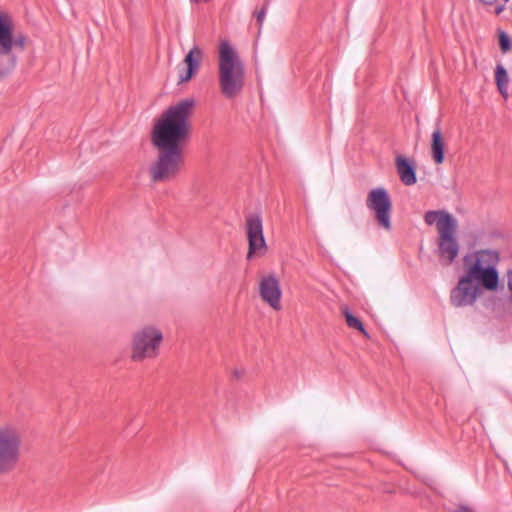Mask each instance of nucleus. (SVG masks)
Here are the masks:
<instances>
[{
	"label": "nucleus",
	"instance_id": "11",
	"mask_svg": "<svg viewBox=\"0 0 512 512\" xmlns=\"http://www.w3.org/2000/svg\"><path fill=\"white\" fill-rule=\"evenodd\" d=\"M12 44L9 26L0 22V79L7 76L16 66Z\"/></svg>",
	"mask_w": 512,
	"mask_h": 512
},
{
	"label": "nucleus",
	"instance_id": "22",
	"mask_svg": "<svg viewBox=\"0 0 512 512\" xmlns=\"http://www.w3.org/2000/svg\"><path fill=\"white\" fill-rule=\"evenodd\" d=\"M265 15H266V10L265 8L261 9L260 11H258L256 13V18H257V21L258 23L261 25L262 22L264 21V18H265Z\"/></svg>",
	"mask_w": 512,
	"mask_h": 512
},
{
	"label": "nucleus",
	"instance_id": "7",
	"mask_svg": "<svg viewBox=\"0 0 512 512\" xmlns=\"http://www.w3.org/2000/svg\"><path fill=\"white\" fill-rule=\"evenodd\" d=\"M182 161V150L158 149V156L149 167L151 181L165 183L173 180L180 171Z\"/></svg>",
	"mask_w": 512,
	"mask_h": 512
},
{
	"label": "nucleus",
	"instance_id": "14",
	"mask_svg": "<svg viewBox=\"0 0 512 512\" xmlns=\"http://www.w3.org/2000/svg\"><path fill=\"white\" fill-rule=\"evenodd\" d=\"M431 156L436 164H442L444 161L445 141L440 128H436L432 133Z\"/></svg>",
	"mask_w": 512,
	"mask_h": 512
},
{
	"label": "nucleus",
	"instance_id": "6",
	"mask_svg": "<svg viewBox=\"0 0 512 512\" xmlns=\"http://www.w3.org/2000/svg\"><path fill=\"white\" fill-rule=\"evenodd\" d=\"M457 232L458 222L454 217H445L438 225L437 256L443 266H450L459 255Z\"/></svg>",
	"mask_w": 512,
	"mask_h": 512
},
{
	"label": "nucleus",
	"instance_id": "21",
	"mask_svg": "<svg viewBox=\"0 0 512 512\" xmlns=\"http://www.w3.org/2000/svg\"><path fill=\"white\" fill-rule=\"evenodd\" d=\"M509 1L510 0H503L502 4H496L495 10H494L495 14L500 15L506 9V3Z\"/></svg>",
	"mask_w": 512,
	"mask_h": 512
},
{
	"label": "nucleus",
	"instance_id": "20",
	"mask_svg": "<svg viewBox=\"0 0 512 512\" xmlns=\"http://www.w3.org/2000/svg\"><path fill=\"white\" fill-rule=\"evenodd\" d=\"M507 288L509 291V302L512 305V269L507 273Z\"/></svg>",
	"mask_w": 512,
	"mask_h": 512
},
{
	"label": "nucleus",
	"instance_id": "9",
	"mask_svg": "<svg viewBox=\"0 0 512 512\" xmlns=\"http://www.w3.org/2000/svg\"><path fill=\"white\" fill-rule=\"evenodd\" d=\"M245 231L248 240L247 258L262 256L267 251V244L263 233L262 217L259 214H249L245 220Z\"/></svg>",
	"mask_w": 512,
	"mask_h": 512
},
{
	"label": "nucleus",
	"instance_id": "24",
	"mask_svg": "<svg viewBox=\"0 0 512 512\" xmlns=\"http://www.w3.org/2000/svg\"><path fill=\"white\" fill-rule=\"evenodd\" d=\"M481 3H483L484 5H494L496 4L497 0H479Z\"/></svg>",
	"mask_w": 512,
	"mask_h": 512
},
{
	"label": "nucleus",
	"instance_id": "25",
	"mask_svg": "<svg viewBox=\"0 0 512 512\" xmlns=\"http://www.w3.org/2000/svg\"><path fill=\"white\" fill-rule=\"evenodd\" d=\"M233 374H234V376H235L236 378H240V377L242 376V374H243V371L235 370V371L233 372Z\"/></svg>",
	"mask_w": 512,
	"mask_h": 512
},
{
	"label": "nucleus",
	"instance_id": "4",
	"mask_svg": "<svg viewBox=\"0 0 512 512\" xmlns=\"http://www.w3.org/2000/svg\"><path fill=\"white\" fill-rule=\"evenodd\" d=\"M24 450V434L13 422L0 424V477L13 473L20 465Z\"/></svg>",
	"mask_w": 512,
	"mask_h": 512
},
{
	"label": "nucleus",
	"instance_id": "13",
	"mask_svg": "<svg viewBox=\"0 0 512 512\" xmlns=\"http://www.w3.org/2000/svg\"><path fill=\"white\" fill-rule=\"evenodd\" d=\"M396 168L401 181L407 185H413L416 183L415 168L413 165L403 156L396 158Z\"/></svg>",
	"mask_w": 512,
	"mask_h": 512
},
{
	"label": "nucleus",
	"instance_id": "3",
	"mask_svg": "<svg viewBox=\"0 0 512 512\" xmlns=\"http://www.w3.org/2000/svg\"><path fill=\"white\" fill-rule=\"evenodd\" d=\"M218 82L221 93L228 99L238 96L246 80L245 66L237 51L226 40L218 49Z\"/></svg>",
	"mask_w": 512,
	"mask_h": 512
},
{
	"label": "nucleus",
	"instance_id": "18",
	"mask_svg": "<svg viewBox=\"0 0 512 512\" xmlns=\"http://www.w3.org/2000/svg\"><path fill=\"white\" fill-rule=\"evenodd\" d=\"M445 217H453L451 214L445 211H428L424 215V220L427 225H436L438 231V225Z\"/></svg>",
	"mask_w": 512,
	"mask_h": 512
},
{
	"label": "nucleus",
	"instance_id": "10",
	"mask_svg": "<svg viewBox=\"0 0 512 512\" xmlns=\"http://www.w3.org/2000/svg\"><path fill=\"white\" fill-rule=\"evenodd\" d=\"M259 295L262 301L273 310L279 311L281 309L282 290L280 281L275 274H267L261 277L259 281Z\"/></svg>",
	"mask_w": 512,
	"mask_h": 512
},
{
	"label": "nucleus",
	"instance_id": "16",
	"mask_svg": "<svg viewBox=\"0 0 512 512\" xmlns=\"http://www.w3.org/2000/svg\"><path fill=\"white\" fill-rule=\"evenodd\" d=\"M341 312H342L343 316L345 317L346 324H347L348 327L359 331L360 333H362L367 338L369 337V335H368L367 331L365 330L364 325L361 322V320L359 318H357L356 316H354L350 312V310H349V308L347 306H342L341 307Z\"/></svg>",
	"mask_w": 512,
	"mask_h": 512
},
{
	"label": "nucleus",
	"instance_id": "5",
	"mask_svg": "<svg viewBox=\"0 0 512 512\" xmlns=\"http://www.w3.org/2000/svg\"><path fill=\"white\" fill-rule=\"evenodd\" d=\"M163 342L162 331L153 325H147L137 330L130 344V358L134 362H142L156 358L160 353Z\"/></svg>",
	"mask_w": 512,
	"mask_h": 512
},
{
	"label": "nucleus",
	"instance_id": "8",
	"mask_svg": "<svg viewBox=\"0 0 512 512\" xmlns=\"http://www.w3.org/2000/svg\"><path fill=\"white\" fill-rule=\"evenodd\" d=\"M366 206L374 213L378 225L389 231L392 203L387 191L382 187L372 189L367 195Z\"/></svg>",
	"mask_w": 512,
	"mask_h": 512
},
{
	"label": "nucleus",
	"instance_id": "2",
	"mask_svg": "<svg viewBox=\"0 0 512 512\" xmlns=\"http://www.w3.org/2000/svg\"><path fill=\"white\" fill-rule=\"evenodd\" d=\"M195 101L190 98L182 99L168 107L155 121L151 141L157 149L182 150V143L188 138Z\"/></svg>",
	"mask_w": 512,
	"mask_h": 512
},
{
	"label": "nucleus",
	"instance_id": "1",
	"mask_svg": "<svg viewBox=\"0 0 512 512\" xmlns=\"http://www.w3.org/2000/svg\"><path fill=\"white\" fill-rule=\"evenodd\" d=\"M499 252L495 249H478L463 257L464 275L452 289L450 301L455 307L473 305L482 290L496 291L500 277Z\"/></svg>",
	"mask_w": 512,
	"mask_h": 512
},
{
	"label": "nucleus",
	"instance_id": "17",
	"mask_svg": "<svg viewBox=\"0 0 512 512\" xmlns=\"http://www.w3.org/2000/svg\"><path fill=\"white\" fill-rule=\"evenodd\" d=\"M495 81H496L499 92L504 97H507V85L509 82V78H508L506 69L502 65H497V67H496Z\"/></svg>",
	"mask_w": 512,
	"mask_h": 512
},
{
	"label": "nucleus",
	"instance_id": "15",
	"mask_svg": "<svg viewBox=\"0 0 512 512\" xmlns=\"http://www.w3.org/2000/svg\"><path fill=\"white\" fill-rule=\"evenodd\" d=\"M0 22L10 28V37L13 43L12 49L14 47L24 49L26 45V37L22 34L17 36L14 35L15 24L12 17L6 12H0Z\"/></svg>",
	"mask_w": 512,
	"mask_h": 512
},
{
	"label": "nucleus",
	"instance_id": "12",
	"mask_svg": "<svg viewBox=\"0 0 512 512\" xmlns=\"http://www.w3.org/2000/svg\"><path fill=\"white\" fill-rule=\"evenodd\" d=\"M202 55V50L198 46H194L187 53V55L184 58L186 69L183 72H179V83L187 82L193 77V75L199 68Z\"/></svg>",
	"mask_w": 512,
	"mask_h": 512
},
{
	"label": "nucleus",
	"instance_id": "19",
	"mask_svg": "<svg viewBox=\"0 0 512 512\" xmlns=\"http://www.w3.org/2000/svg\"><path fill=\"white\" fill-rule=\"evenodd\" d=\"M499 45L503 53H507L512 48V42L509 35L505 31H500L498 34Z\"/></svg>",
	"mask_w": 512,
	"mask_h": 512
},
{
	"label": "nucleus",
	"instance_id": "23",
	"mask_svg": "<svg viewBox=\"0 0 512 512\" xmlns=\"http://www.w3.org/2000/svg\"><path fill=\"white\" fill-rule=\"evenodd\" d=\"M454 512H474V511L466 506H460Z\"/></svg>",
	"mask_w": 512,
	"mask_h": 512
}]
</instances>
